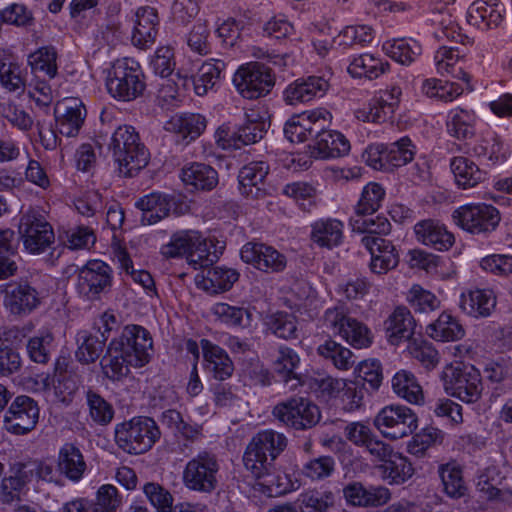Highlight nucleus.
I'll list each match as a JSON object with an SVG mask.
<instances>
[{"mask_svg": "<svg viewBox=\"0 0 512 512\" xmlns=\"http://www.w3.org/2000/svg\"><path fill=\"white\" fill-rule=\"evenodd\" d=\"M34 468L29 463H16L9 469V475L0 483V503L11 504L27 491V485L34 478Z\"/></svg>", "mask_w": 512, "mask_h": 512, "instance_id": "cd10ccee", "label": "nucleus"}, {"mask_svg": "<svg viewBox=\"0 0 512 512\" xmlns=\"http://www.w3.org/2000/svg\"><path fill=\"white\" fill-rule=\"evenodd\" d=\"M442 489L446 496L459 499L467 494L468 488L463 478L462 469L456 463H446L439 467Z\"/></svg>", "mask_w": 512, "mask_h": 512, "instance_id": "3c124183", "label": "nucleus"}, {"mask_svg": "<svg viewBox=\"0 0 512 512\" xmlns=\"http://www.w3.org/2000/svg\"><path fill=\"white\" fill-rule=\"evenodd\" d=\"M474 150L478 156L487 159L492 164L502 163L510 155L509 146L497 135H490L482 139Z\"/></svg>", "mask_w": 512, "mask_h": 512, "instance_id": "052dcab7", "label": "nucleus"}, {"mask_svg": "<svg viewBox=\"0 0 512 512\" xmlns=\"http://www.w3.org/2000/svg\"><path fill=\"white\" fill-rule=\"evenodd\" d=\"M217 472L218 464L214 457L199 454L186 464L183 483L190 490L211 492L217 484Z\"/></svg>", "mask_w": 512, "mask_h": 512, "instance_id": "a211bd4d", "label": "nucleus"}, {"mask_svg": "<svg viewBox=\"0 0 512 512\" xmlns=\"http://www.w3.org/2000/svg\"><path fill=\"white\" fill-rule=\"evenodd\" d=\"M421 92L429 98L452 102L462 95L463 89L455 82L437 78H427L423 80L421 84Z\"/></svg>", "mask_w": 512, "mask_h": 512, "instance_id": "5fc2aeb1", "label": "nucleus"}, {"mask_svg": "<svg viewBox=\"0 0 512 512\" xmlns=\"http://www.w3.org/2000/svg\"><path fill=\"white\" fill-rule=\"evenodd\" d=\"M153 341L147 330L140 326H126L122 334L112 340L101 360L104 377L116 382L129 374V366L141 368L149 363Z\"/></svg>", "mask_w": 512, "mask_h": 512, "instance_id": "f03ea898", "label": "nucleus"}, {"mask_svg": "<svg viewBox=\"0 0 512 512\" xmlns=\"http://www.w3.org/2000/svg\"><path fill=\"white\" fill-rule=\"evenodd\" d=\"M450 170L454 183L463 190L474 188L486 179V172L467 157H453Z\"/></svg>", "mask_w": 512, "mask_h": 512, "instance_id": "4c0bfd02", "label": "nucleus"}, {"mask_svg": "<svg viewBox=\"0 0 512 512\" xmlns=\"http://www.w3.org/2000/svg\"><path fill=\"white\" fill-rule=\"evenodd\" d=\"M203 367L214 379L225 381L234 372V364L228 353L208 339H201Z\"/></svg>", "mask_w": 512, "mask_h": 512, "instance_id": "2f4dec72", "label": "nucleus"}, {"mask_svg": "<svg viewBox=\"0 0 512 512\" xmlns=\"http://www.w3.org/2000/svg\"><path fill=\"white\" fill-rule=\"evenodd\" d=\"M238 278L239 273L235 269L215 266L198 273L195 285L206 293L220 294L230 290Z\"/></svg>", "mask_w": 512, "mask_h": 512, "instance_id": "473e14b6", "label": "nucleus"}, {"mask_svg": "<svg viewBox=\"0 0 512 512\" xmlns=\"http://www.w3.org/2000/svg\"><path fill=\"white\" fill-rule=\"evenodd\" d=\"M406 352L427 371L434 370L440 363L436 347L422 338H415L407 344Z\"/></svg>", "mask_w": 512, "mask_h": 512, "instance_id": "6e6d98bb", "label": "nucleus"}, {"mask_svg": "<svg viewBox=\"0 0 512 512\" xmlns=\"http://www.w3.org/2000/svg\"><path fill=\"white\" fill-rule=\"evenodd\" d=\"M114 434L117 446L130 455L146 453L160 437L156 423L148 417H134L118 423Z\"/></svg>", "mask_w": 512, "mask_h": 512, "instance_id": "423d86ee", "label": "nucleus"}, {"mask_svg": "<svg viewBox=\"0 0 512 512\" xmlns=\"http://www.w3.org/2000/svg\"><path fill=\"white\" fill-rule=\"evenodd\" d=\"M383 53L403 66L412 65L422 54V45L410 37L393 38L383 42Z\"/></svg>", "mask_w": 512, "mask_h": 512, "instance_id": "ea45409f", "label": "nucleus"}, {"mask_svg": "<svg viewBox=\"0 0 512 512\" xmlns=\"http://www.w3.org/2000/svg\"><path fill=\"white\" fill-rule=\"evenodd\" d=\"M496 302V296L490 289H466L459 296L460 310L474 318L490 316L496 307Z\"/></svg>", "mask_w": 512, "mask_h": 512, "instance_id": "72a5a7b5", "label": "nucleus"}, {"mask_svg": "<svg viewBox=\"0 0 512 512\" xmlns=\"http://www.w3.org/2000/svg\"><path fill=\"white\" fill-rule=\"evenodd\" d=\"M232 83L243 98L258 99L270 93L275 85V77L265 65L247 62L237 68Z\"/></svg>", "mask_w": 512, "mask_h": 512, "instance_id": "1a4fd4ad", "label": "nucleus"}, {"mask_svg": "<svg viewBox=\"0 0 512 512\" xmlns=\"http://www.w3.org/2000/svg\"><path fill=\"white\" fill-rule=\"evenodd\" d=\"M330 88L326 75H310L290 82L282 92V99L289 106L309 104L326 95Z\"/></svg>", "mask_w": 512, "mask_h": 512, "instance_id": "f3484780", "label": "nucleus"}, {"mask_svg": "<svg viewBox=\"0 0 512 512\" xmlns=\"http://www.w3.org/2000/svg\"><path fill=\"white\" fill-rule=\"evenodd\" d=\"M133 250L132 244L127 248L119 241L114 240L111 246L112 260L121 271L130 275L134 282L140 284L146 290H151L153 288L151 275L147 271L135 270L133 267L132 257L135 256Z\"/></svg>", "mask_w": 512, "mask_h": 512, "instance_id": "79ce46f5", "label": "nucleus"}, {"mask_svg": "<svg viewBox=\"0 0 512 512\" xmlns=\"http://www.w3.org/2000/svg\"><path fill=\"white\" fill-rule=\"evenodd\" d=\"M418 424L417 414L411 408L399 404L385 406L374 419L375 428L390 440L409 436L418 428Z\"/></svg>", "mask_w": 512, "mask_h": 512, "instance_id": "9b49d317", "label": "nucleus"}, {"mask_svg": "<svg viewBox=\"0 0 512 512\" xmlns=\"http://www.w3.org/2000/svg\"><path fill=\"white\" fill-rule=\"evenodd\" d=\"M206 119L197 113H179L172 115L164 124V129L177 139L193 141L206 129Z\"/></svg>", "mask_w": 512, "mask_h": 512, "instance_id": "e433bc0d", "label": "nucleus"}, {"mask_svg": "<svg viewBox=\"0 0 512 512\" xmlns=\"http://www.w3.org/2000/svg\"><path fill=\"white\" fill-rule=\"evenodd\" d=\"M241 260L262 272H280L287 264L285 255L261 242H248L240 249Z\"/></svg>", "mask_w": 512, "mask_h": 512, "instance_id": "6ab92c4d", "label": "nucleus"}, {"mask_svg": "<svg viewBox=\"0 0 512 512\" xmlns=\"http://www.w3.org/2000/svg\"><path fill=\"white\" fill-rule=\"evenodd\" d=\"M273 415L284 425L296 430L309 429L321 418L319 408L302 397L291 398L277 404L273 409Z\"/></svg>", "mask_w": 512, "mask_h": 512, "instance_id": "2eb2a0df", "label": "nucleus"}, {"mask_svg": "<svg viewBox=\"0 0 512 512\" xmlns=\"http://www.w3.org/2000/svg\"><path fill=\"white\" fill-rule=\"evenodd\" d=\"M210 314L215 321L235 329H250L255 321L252 308L233 306L224 302H217L210 308Z\"/></svg>", "mask_w": 512, "mask_h": 512, "instance_id": "c9c22d12", "label": "nucleus"}, {"mask_svg": "<svg viewBox=\"0 0 512 512\" xmlns=\"http://www.w3.org/2000/svg\"><path fill=\"white\" fill-rule=\"evenodd\" d=\"M413 231L418 243L436 251H448L455 243L453 233L436 220L419 221L414 225Z\"/></svg>", "mask_w": 512, "mask_h": 512, "instance_id": "c85d7f7f", "label": "nucleus"}, {"mask_svg": "<svg viewBox=\"0 0 512 512\" xmlns=\"http://www.w3.org/2000/svg\"><path fill=\"white\" fill-rule=\"evenodd\" d=\"M509 473L505 465L491 464L479 470L475 485L477 490L487 499H494L504 479Z\"/></svg>", "mask_w": 512, "mask_h": 512, "instance_id": "49530a36", "label": "nucleus"}, {"mask_svg": "<svg viewBox=\"0 0 512 512\" xmlns=\"http://www.w3.org/2000/svg\"><path fill=\"white\" fill-rule=\"evenodd\" d=\"M506 9L499 0H475L467 9V22L481 31L499 27L505 19Z\"/></svg>", "mask_w": 512, "mask_h": 512, "instance_id": "393cba45", "label": "nucleus"}, {"mask_svg": "<svg viewBox=\"0 0 512 512\" xmlns=\"http://www.w3.org/2000/svg\"><path fill=\"white\" fill-rule=\"evenodd\" d=\"M78 348L75 356L82 364H89L96 361L103 351L104 340L97 335H91L88 332L78 334Z\"/></svg>", "mask_w": 512, "mask_h": 512, "instance_id": "69168bd1", "label": "nucleus"}, {"mask_svg": "<svg viewBox=\"0 0 512 512\" xmlns=\"http://www.w3.org/2000/svg\"><path fill=\"white\" fill-rule=\"evenodd\" d=\"M300 365L298 353L287 346H280L273 358L272 367L283 379L296 378L295 371Z\"/></svg>", "mask_w": 512, "mask_h": 512, "instance_id": "e2e57ef3", "label": "nucleus"}, {"mask_svg": "<svg viewBox=\"0 0 512 512\" xmlns=\"http://www.w3.org/2000/svg\"><path fill=\"white\" fill-rule=\"evenodd\" d=\"M439 379L445 394L464 404L477 403L483 396L484 384L481 373L472 364L449 362L443 366Z\"/></svg>", "mask_w": 512, "mask_h": 512, "instance_id": "20e7f679", "label": "nucleus"}, {"mask_svg": "<svg viewBox=\"0 0 512 512\" xmlns=\"http://www.w3.org/2000/svg\"><path fill=\"white\" fill-rule=\"evenodd\" d=\"M479 117L474 110L455 107L446 116L447 133L456 139H468L474 136Z\"/></svg>", "mask_w": 512, "mask_h": 512, "instance_id": "a19ab883", "label": "nucleus"}, {"mask_svg": "<svg viewBox=\"0 0 512 512\" xmlns=\"http://www.w3.org/2000/svg\"><path fill=\"white\" fill-rule=\"evenodd\" d=\"M286 447V438L275 431L266 430L255 435L244 453L243 462L247 471L256 479L254 489L273 497L299 488L298 480H293L284 472L270 473L271 462Z\"/></svg>", "mask_w": 512, "mask_h": 512, "instance_id": "f257e3e1", "label": "nucleus"}, {"mask_svg": "<svg viewBox=\"0 0 512 512\" xmlns=\"http://www.w3.org/2000/svg\"><path fill=\"white\" fill-rule=\"evenodd\" d=\"M5 310L15 316H25L35 310L41 302L37 290L27 283H10L2 291Z\"/></svg>", "mask_w": 512, "mask_h": 512, "instance_id": "4be33fe9", "label": "nucleus"}, {"mask_svg": "<svg viewBox=\"0 0 512 512\" xmlns=\"http://www.w3.org/2000/svg\"><path fill=\"white\" fill-rule=\"evenodd\" d=\"M406 301L416 313L428 314L441 307L440 299L419 284H413L408 289Z\"/></svg>", "mask_w": 512, "mask_h": 512, "instance_id": "4d7b16f0", "label": "nucleus"}, {"mask_svg": "<svg viewBox=\"0 0 512 512\" xmlns=\"http://www.w3.org/2000/svg\"><path fill=\"white\" fill-rule=\"evenodd\" d=\"M350 150V141L342 132L325 127L318 131L310 145L311 155L321 160L344 157Z\"/></svg>", "mask_w": 512, "mask_h": 512, "instance_id": "5701e85b", "label": "nucleus"}, {"mask_svg": "<svg viewBox=\"0 0 512 512\" xmlns=\"http://www.w3.org/2000/svg\"><path fill=\"white\" fill-rule=\"evenodd\" d=\"M57 467L60 474L73 482H78L84 476L86 462L77 446L65 443L58 451Z\"/></svg>", "mask_w": 512, "mask_h": 512, "instance_id": "37998d69", "label": "nucleus"}, {"mask_svg": "<svg viewBox=\"0 0 512 512\" xmlns=\"http://www.w3.org/2000/svg\"><path fill=\"white\" fill-rule=\"evenodd\" d=\"M425 334L435 342L451 343L463 339L466 331L456 316L451 312L443 311L425 327Z\"/></svg>", "mask_w": 512, "mask_h": 512, "instance_id": "f704fd0d", "label": "nucleus"}, {"mask_svg": "<svg viewBox=\"0 0 512 512\" xmlns=\"http://www.w3.org/2000/svg\"><path fill=\"white\" fill-rule=\"evenodd\" d=\"M268 174V165L264 162H252L241 168L238 174L239 190L241 194L258 198L265 191L263 181Z\"/></svg>", "mask_w": 512, "mask_h": 512, "instance_id": "c03bdc74", "label": "nucleus"}, {"mask_svg": "<svg viewBox=\"0 0 512 512\" xmlns=\"http://www.w3.org/2000/svg\"><path fill=\"white\" fill-rule=\"evenodd\" d=\"M223 247H216L214 238L195 229L175 231L166 244L160 248L165 258H184L194 269H201L216 261Z\"/></svg>", "mask_w": 512, "mask_h": 512, "instance_id": "7ed1b4c3", "label": "nucleus"}, {"mask_svg": "<svg viewBox=\"0 0 512 512\" xmlns=\"http://www.w3.org/2000/svg\"><path fill=\"white\" fill-rule=\"evenodd\" d=\"M111 270L101 260L89 261L80 271L77 290L86 299H95L111 285Z\"/></svg>", "mask_w": 512, "mask_h": 512, "instance_id": "aec40b11", "label": "nucleus"}, {"mask_svg": "<svg viewBox=\"0 0 512 512\" xmlns=\"http://www.w3.org/2000/svg\"><path fill=\"white\" fill-rule=\"evenodd\" d=\"M390 69V64L372 53H361L350 57L347 72L353 78L377 79Z\"/></svg>", "mask_w": 512, "mask_h": 512, "instance_id": "58836bf2", "label": "nucleus"}, {"mask_svg": "<svg viewBox=\"0 0 512 512\" xmlns=\"http://www.w3.org/2000/svg\"><path fill=\"white\" fill-rule=\"evenodd\" d=\"M375 37L374 29L366 24H355L344 27L335 36L333 43L336 47L346 50L356 46L370 45Z\"/></svg>", "mask_w": 512, "mask_h": 512, "instance_id": "09e8293b", "label": "nucleus"}, {"mask_svg": "<svg viewBox=\"0 0 512 512\" xmlns=\"http://www.w3.org/2000/svg\"><path fill=\"white\" fill-rule=\"evenodd\" d=\"M370 454L377 460L375 469L380 478L390 485H402L412 479L415 474L412 461L388 444L375 443L370 447Z\"/></svg>", "mask_w": 512, "mask_h": 512, "instance_id": "6e6552de", "label": "nucleus"}, {"mask_svg": "<svg viewBox=\"0 0 512 512\" xmlns=\"http://www.w3.org/2000/svg\"><path fill=\"white\" fill-rule=\"evenodd\" d=\"M453 223L471 234H488L496 230L501 221L499 210L491 204L469 203L452 213Z\"/></svg>", "mask_w": 512, "mask_h": 512, "instance_id": "9d476101", "label": "nucleus"}, {"mask_svg": "<svg viewBox=\"0 0 512 512\" xmlns=\"http://www.w3.org/2000/svg\"><path fill=\"white\" fill-rule=\"evenodd\" d=\"M122 503L123 499L117 487L103 484L95 493L93 512H117Z\"/></svg>", "mask_w": 512, "mask_h": 512, "instance_id": "774afa93", "label": "nucleus"}, {"mask_svg": "<svg viewBox=\"0 0 512 512\" xmlns=\"http://www.w3.org/2000/svg\"><path fill=\"white\" fill-rule=\"evenodd\" d=\"M323 326L342 338L355 349H365L373 343L371 329L356 318L351 317L343 306L328 308L323 315Z\"/></svg>", "mask_w": 512, "mask_h": 512, "instance_id": "0eeeda50", "label": "nucleus"}, {"mask_svg": "<svg viewBox=\"0 0 512 512\" xmlns=\"http://www.w3.org/2000/svg\"><path fill=\"white\" fill-rule=\"evenodd\" d=\"M320 356L332 361L339 370H348L352 363V352L333 339H327L317 348Z\"/></svg>", "mask_w": 512, "mask_h": 512, "instance_id": "0e129e2a", "label": "nucleus"}, {"mask_svg": "<svg viewBox=\"0 0 512 512\" xmlns=\"http://www.w3.org/2000/svg\"><path fill=\"white\" fill-rule=\"evenodd\" d=\"M113 159L119 173L123 176L131 177L147 166L149 152L142 144L126 153H122L121 156L113 157Z\"/></svg>", "mask_w": 512, "mask_h": 512, "instance_id": "864d4df0", "label": "nucleus"}, {"mask_svg": "<svg viewBox=\"0 0 512 512\" xmlns=\"http://www.w3.org/2000/svg\"><path fill=\"white\" fill-rule=\"evenodd\" d=\"M55 125L57 131L66 137L79 134L86 117V109L78 98H65L55 107Z\"/></svg>", "mask_w": 512, "mask_h": 512, "instance_id": "b1692460", "label": "nucleus"}, {"mask_svg": "<svg viewBox=\"0 0 512 512\" xmlns=\"http://www.w3.org/2000/svg\"><path fill=\"white\" fill-rule=\"evenodd\" d=\"M215 142L223 150H238L253 144L247 134H241L239 128L231 123L220 125L215 131Z\"/></svg>", "mask_w": 512, "mask_h": 512, "instance_id": "13d9d810", "label": "nucleus"}, {"mask_svg": "<svg viewBox=\"0 0 512 512\" xmlns=\"http://www.w3.org/2000/svg\"><path fill=\"white\" fill-rule=\"evenodd\" d=\"M179 178L189 191H211L219 183L218 172L212 166L202 162L185 164L180 170Z\"/></svg>", "mask_w": 512, "mask_h": 512, "instance_id": "c756f323", "label": "nucleus"}, {"mask_svg": "<svg viewBox=\"0 0 512 512\" xmlns=\"http://www.w3.org/2000/svg\"><path fill=\"white\" fill-rule=\"evenodd\" d=\"M363 243L370 252L369 267L374 274L384 275L398 266L399 253L390 240L369 235Z\"/></svg>", "mask_w": 512, "mask_h": 512, "instance_id": "a878e982", "label": "nucleus"}, {"mask_svg": "<svg viewBox=\"0 0 512 512\" xmlns=\"http://www.w3.org/2000/svg\"><path fill=\"white\" fill-rule=\"evenodd\" d=\"M389 169L402 167L414 159L416 147L408 137L386 144Z\"/></svg>", "mask_w": 512, "mask_h": 512, "instance_id": "680f3d73", "label": "nucleus"}, {"mask_svg": "<svg viewBox=\"0 0 512 512\" xmlns=\"http://www.w3.org/2000/svg\"><path fill=\"white\" fill-rule=\"evenodd\" d=\"M142 492L155 512H173L174 498L170 491L156 482H147Z\"/></svg>", "mask_w": 512, "mask_h": 512, "instance_id": "338daca9", "label": "nucleus"}, {"mask_svg": "<svg viewBox=\"0 0 512 512\" xmlns=\"http://www.w3.org/2000/svg\"><path fill=\"white\" fill-rule=\"evenodd\" d=\"M332 121L333 115L327 108L315 107L291 115L284 123L283 133L291 143H304Z\"/></svg>", "mask_w": 512, "mask_h": 512, "instance_id": "f8f14e48", "label": "nucleus"}, {"mask_svg": "<svg viewBox=\"0 0 512 512\" xmlns=\"http://www.w3.org/2000/svg\"><path fill=\"white\" fill-rule=\"evenodd\" d=\"M19 232L25 250L30 254H40L54 239L50 225L34 214L21 218Z\"/></svg>", "mask_w": 512, "mask_h": 512, "instance_id": "412c9836", "label": "nucleus"}, {"mask_svg": "<svg viewBox=\"0 0 512 512\" xmlns=\"http://www.w3.org/2000/svg\"><path fill=\"white\" fill-rule=\"evenodd\" d=\"M443 439L444 433L441 429L434 426H425L412 436L406 449L414 457H424L431 447L441 444Z\"/></svg>", "mask_w": 512, "mask_h": 512, "instance_id": "603ef678", "label": "nucleus"}, {"mask_svg": "<svg viewBox=\"0 0 512 512\" xmlns=\"http://www.w3.org/2000/svg\"><path fill=\"white\" fill-rule=\"evenodd\" d=\"M136 207L142 212L141 222L145 225L156 224L171 213L183 215L190 209L184 199L157 192L140 198L136 202Z\"/></svg>", "mask_w": 512, "mask_h": 512, "instance_id": "dca6fc26", "label": "nucleus"}, {"mask_svg": "<svg viewBox=\"0 0 512 512\" xmlns=\"http://www.w3.org/2000/svg\"><path fill=\"white\" fill-rule=\"evenodd\" d=\"M384 329L387 341L391 345L399 346L414 339L416 320L408 308L400 306L389 315Z\"/></svg>", "mask_w": 512, "mask_h": 512, "instance_id": "7c9ffc66", "label": "nucleus"}, {"mask_svg": "<svg viewBox=\"0 0 512 512\" xmlns=\"http://www.w3.org/2000/svg\"><path fill=\"white\" fill-rule=\"evenodd\" d=\"M39 406L31 397L16 396L3 415V429L13 435H25L36 427L39 420Z\"/></svg>", "mask_w": 512, "mask_h": 512, "instance_id": "4468645a", "label": "nucleus"}, {"mask_svg": "<svg viewBox=\"0 0 512 512\" xmlns=\"http://www.w3.org/2000/svg\"><path fill=\"white\" fill-rule=\"evenodd\" d=\"M400 96L401 89L397 86L379 90L369 100L357 105L354 116L366 123H384L394 116Z\"/></svg>", "mask_w": 512, "mask_h": 512, "instance_id": "ddd939ff", "label": "nucleus"}, {"mask_svg": "<svg viewBox=\"0 0 512 512\" xmlns=\"http://www.w3.org/2000/svg\"><path fill=\"white\" fill-rule=\"evenodd\" d=\"M391 385L394 393L398 397L411 404H424L425 396L423 388L412 372L405 369L397 371L392 377Z\"/></svg>", "mask_w": 512, "mask_h": 512, "instance_id": "a18cd8bd", "label": "nucleus"}, {"mask_svg": "<svg viewBox=\"0 0 512 512\" xmlns=\"http://www.w3.org/2000/svg\"><path fill=\"white\" fill-rule=\"evenodd\" d=\"M343 224L336 219H321L312 224L311 240L321 246L332 248L341 243Z\"/></svg>", "mask_w": 512, "mask_h": 512, "instance_id": "8fccbe9b", "label": "nucleus"}, {"mask_svg": "<svg viewBox=\"0 0 512 512\" xmlns=\"http://www.w3.org/2000/svg\"><path fill=\"white\" fill-rule=\"evenodd\" d=\"M159 25L158 12L154 7L141 6L134 12L131 42L139 49L151 47L157 37Z\"/></svg>", "mask_w": 512, "mask_h": 512, "instance_id": "bb28decb", "label": "nucleus"}, {"mask_svg": "<svg viewBox=\"0 0 512 512\" xmlns=\"http://www.w3.org/2000/svg\"><path fill=\"white\" fill-rule=\"evenodd\" d=\"M385 189L376 182L367 183L361 192V196L356 205L358 215H371L375 213L382 205L385 198Z\"/></svg>", "mask_w": 512, "mask_h": 512, "instance_id": "bf43d9fd", "label": "nucleus"}, {"mask_svg": "<svg viewBox=\"0 0 512 512\" xmlns=\"http://www.w3.org/2000/svg\"><path fill=\"white\" fill-rule=\"evenodd\" d=\"M105 87L108 94L117 101H134L145 90L140 64L132 58L115 60L105 70Z\"/></svg>", "mask_w": 512, "mask_h": 512, "instance_id": "39448f33", "label": "nucleus"}, {"mask_svg": "<svg viewBox=\"0 0 512 512\" xmlns=\"http://www.w3.org/2000/svg\"><path fill=\"white\" fill-rule=\"evenodd\" d=\"M225 64L219 60H211L203 63L193 80L194 92L198 96H204L214 90L223 79Z\"/></svg>", "mask_w": 512, "mask_h": 512, "instance_id": "de8ad7c7", "label": "nucleus"}]
</instances>
